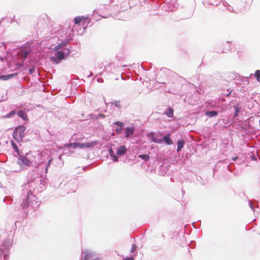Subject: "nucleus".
<instances>
[{
	"label": "nucleus",
	"instance_id": "obj_1",
	"mask_svg": "<svg viewBox=\"0 0 260 260\" xmlns=\"http://www.w3.org/2000/svg\"><path fill=\"white\" fill-rule=\"evenodd\" d=\"M95 143L93 142L85 143H73L66 144L64 146L67 148H75L77 147L83 148H88L93 146Z\"/></svg>",
	"mask_w": 260,
	"mask_h": 260
},
{
	"label": "nucleus",
	"instance_id": "obj_2",
	"mask_svg": "<svg viewBox=\"0 0 260 260\" xmlns=\"http://www.w3.org/2000/svg\"><path fill=\"white\" fill-rule=\"evenodd\" d=\"M84 253L85 254L84 260H100L95 254L88 250L84 251Z\"/></svg>",
	"mask_w": 260,
	"mask_h": 260
},
{
	"label": "nucleus",
	"instance_id": "obj_3",
	"mask_svg": "<svg viewBox=\"0 0 260 260\" xmlns=\"http://www.w3.org/2000/svg\"><path fill=\"white\" fill-rule=\"evenodd\" d=\"M19 162L21 165L29 166L31 165L32 161L27 156L23 157L19 159Z\"/></svg>",
	"mask_w": 260,
	"mask_h": 260
},
{
	"label": "nucleus",
	"instance_id": "obj_4",
	"mask_svg": "<svg viewBox=\"0 0 260 260\" xmlns=\"http://www.w3.org/2000/svg\"><path fill=\"white\" fill-rule=\"evenodd\" d=\"M134 131V127H127L125 129V137L128 138L129 136L132 135Z\"/></svg>",
	"mask_w": 260,
	"mask_h": 260
},
{
	"label": "nucleus",
	"instance_id": "obj_5",
	"mask_svg": "<svg viewBox=\"0 0 260 260\" xmlns=\"http://www.w3.org/2000/svg\"><path fill=\"white\" fill-rule=\"evenodd\" d=\"M126 150V147L124 145L121 146L117 150V154L120 155H123Z\"/></svg>",
	"mask_w": 260,
	"mask_h": 260
},
{
	"label": "nucleus",
	"instance_id": "obj_6",
	"mask_svg": "<svg viewBox=\"0 0 260 260\" xmlns=\"http://www.w3.org/2000/svg\"><path fill=\"white\" fill-rule=\"evenodd\" d=\"M55 56L58 61L62 60L64 57V53L61 51L56 52L55 53Z\"/></svg>",
	"mask_w": 260,
	"mask_h": 260
},
{
	"label": "nucleus",
	"instance_id": "obj_7",
	"mask_svg": "<svg viewBox=\"0 0 260 260\" xmlns=\"http://www.w3.org/2000/svg\"><path fill=\"white\" fill-rule=\"evenodd\" d=\"M164 141L166 142V143L168 145H171L173 143L171 140L170 138V135L168 134L164 137Z\"/></svg>",
	"mask_w": 260,
	"mask_h": 260
},
{
	"label": "nucleus",
	"instance_id": "obj_8",
	"mask_svg": "<svg viewBox=\"0 0 260 260\" xmlns=\"http://www.w3.org/2000/svg\"><path fill=\"white\" fill-rule=\"evenodd\" d=\"M18 115L21 117L23 120H27V114L25 113V112H24L22 110H19L18 112Z\"/></svg>",
	"mask_w": 260,
	"mask_h": 260
},
{
	"label": "nucleus",
	"instance_id": "obj_9",
	"mask_svg": "<svg viewBox=\"0 0 260 260\" xmlns=\"http://www.w3.org/2000/svg\"><path fill=\"white\" fill-rule=\"evenodd\" d=\"M184 144H185V142H184V141H183V140H181V141H178L177 148V151L178 152H179L181 150V149L183 147Z\"/></svg>",
	"mask_w": 260,
	"mask_h": 260
},
{
	"label": "nucleus",
	"instance_id": "obj_10",
	"mask_svg": "<svg viewBox=\"0 0 260 260\" xmlns=\"http://www.w3.org/2000/svg\"><path fill=\"white\" fill-rule=\"evenodd\" d=\"M15 75V74H9L7 75H2L0 76V79L3 80H7L10 79L12 77H14Z\"/></svg>",
	"mask_w": 260,
	"mask_h": 260
},
{
	"label": "nucleus",
	"instance_id": "obj_11",
	"mask_svg": "<svg viewBox=\"0 0 260 260\" xmlns=\"http://www.w3.org/2000/svg\"><path fill=\"white\" fill-rule=\"evenodd\" d=\"M173 109L170 107L166 112V114L169 117H172L173 116Z\"/></svg>",
	"mask_w": 260,
	"mask_h": 260
},
{
	"label": "nucleus",
	"instance_id": "obj_12",
	"mask_svg": "<svg viewBox=\"0 0 260 260\" xmlns=\"http://www.w3.org/2000/svg\"><path fill=\"white\" fill-rule=\"evenodd\" d=\"M217 115V112L215 111H208L206 113V115L209 117H213Z\"/></svg>",
	"mask_w": 260,
	"mask_h": 260
},
{
	"label": "nucleus",
	"instance_id": "obj_13",
	"mask_svg": "<svg viewBox=\"0 0 260 260\" xmlns=\"http://www.w3.org/2000/svg\"><path fill=\"white\" fill-rule=\"evenodd\" d=\"M138 157L145 161H148L150 159V156L147 154H140Z\"/></svg>",
	"mask_w": 260,
	"mask_h": 260
},
{
	"label": "nucleus",
	"instance_id": "obj_14",
	"mask_svg": "<svg viewBox=\"0 0 260 260\" xmlns=\"http://www.w3.org/2000/svg\"><path fill=\"white\" fill-rule=\"evenodd\" d=\"M235 108V116H237L241 111V108L237 105Z\"/></svg>",
	"mask_w": 260,
	"mask_h": 260
},
{
	"label": "nucleus",
	"instance_id": "obj_15",
	"mask_svg": "<svg viewBox=\"0 0 260 260\" xmlns=\"http://www.w3.org/2000/svg\"><path fill=\"white\" fill-rule=\"evenodd\" d=\"M255 77L257 81L260 82V70H256L255 72Z\"/></svg>",
	"mask_w": 260,
	"mask_h": 260
},
{
	"label": "nucleus",
	"instance_id": "obj_16",
	"mask_svg": "<svg viewBox=\"0 0 260 260\" xmlns=\"http://www.w3.org/2000/svg\"><path fill=\"white\" fill-rule=\"evenodd\" d=\"M85 17H75V22L76 24H79L83 19H84Z\"/></svg>",
	"mask_w": 260,
	"mask_h": 260
},
{
	"label": "nucleus",
	"instance_id": "obj_17",
	"mask_svg": "<svg viewBox=\"0 0 260 260\" xmlns=\"http://www.w3.org/2000/svg\"><path fill=\"white\" fill-rule=\"evenodd\" d=\"M11 144L14 149H15L16 151H18V148L17 145L13 141H11Z\"/></svg>",
	"mask_w": 260,
	"mask_h": 260
},
{
	"label": "nucleus",
	"instance_id": "obj_18",
	"mask_svg": "<svg viewBox=\"0 0 260 260\" xmlns=\"http://www.w3.org/2000/svg\"><path fill=\"white\" fill-rule=\"evenodd\" d=\"M28 54V52L26 51H24L22 53V55H23V56L24 57L23 60L26 59Z\"/></svg>",
	"mask_w": 260,
	"mask_h": 260
},
{
	"label": "nucleus",
	"instance_id": "obj_19",
	"mask_svg": "<svg viewBox=\"0 0 260 260\" xmlns=\"http://www.w3.org/2000/svg\"><path fill=\"white\" fill-rule=\"evenodd\" d=\"M115 124L117 125H118V126L120 127V128H122V127L123 126V123L121 122H120V121H117L115 123Z\"/></svg>",
	"mask_w": 260,
	"mask_h": 260
},
{
	"label": "nucleus",
	"instance_id": "obj_20",
	"mask_svg": "<svg viewBox=\"0 0 260 260\" xmlns=\"http://www.w3.org/2000/svg\"><path fill=\"white\" fill-rule=\"evenodd\" d=\"M17 133H18V131L17 129H16L14 132H13V138L14 139H15L16 140H17V139L16 138V136L17 135Z\"/></svg>",
	"mask_w": 260,
	"mask_h": 260
},
{
	"label": "nucleus",
	"instance_id": "obj_21",
	"mask_svg": "<svg viewBox=\"0 0 260 260\" xmlns=\"http://www.w3.org/2000/svg\"><path fill=\"white\" fill-rule=\"evenodd\" d=\"M52 158H50L48 162V164H47V165L46 166V172H47V170L51 164V162L52 161Z\"/></svg>",
	"mask_w": 260,
	"mask_h": 260
},
{
	"label": "nucleus",
	"instance_id": "obj_22",
	"mask_svg": "<svg viewBox=\"0 0 260 260\" xmlns=\"http://www.w3.org/2000/svg\"><path fill=\"white\" fill-rule=\"evenodd\" d=\"M136 250V246L135 245H133L131 248V252H134Z\"/></svg>",
	"mask_w": 260,
	"mask_h": 260
},
{
	"label": "nucleus",
	"instance_id": "obj_23",
	"mask_svg": "<svg viewBox=\"0 0 260 260\" xmlns=\"http://www.w3.org/2000/svg\"><path fill=\"white\" fill-rule=\"evenodd\" d=\"M29 73L32 74L35 71V69L34 68H32L29 70Z\"/></svg>",
	"mask_w": 260,
	"mask_h": 260
},
{
	"label": "nucleus",
	"instance_id": "obj_24",
	"mask_svg": "<svg viewBox=\"0 0 260 260\" xmlns=\"http://www.w3.org/2000/svg\"><path fill=\"white\" fill-rule=\"evenodd\" d=\"M122 128H117L116 129V132L117 133L119 134L120 133V131H121Z\"/></svg>",
	"mask_w": 260,
	"mask_h": 260
},
{
	"label": "nucleus",
	"instance_id": "obj_25",
	"mask_svg": "<svg viewBox=\"0 0 260 260\" xmlns=\"http://www.w3.org/2000/svg\"><path fill=\"white\" fill-rule=\"evenodd\" d=\"M134 259H135L134 257H131L126 258L124 260H134Z\"/></svg>",
	"mask_w": 260,
	"mask_h": 260
},
{
	"label": "nucleus",
	"instance_id": "obj_26",
	"mask_svg": "<svg viewBox=\"0 0 260 260\" xmlns=\"http://www.w3.org/2000/svg\"><path fill=\"white\" fill-rule=\"evenodd\" d=\"M113 160H114V161H117L118 160V157H116V156H114L113 157Z\"/></svg>",
	"mask_w": 260,
	"mask_h": 260
},
{
	"label": "nucleus",
	"instance_id": "obj_27",
	"mask_svg": "<svg viewBox=\"0 0 260 260\" xmlns=\"http://www.w3.org/2000/svg\"><path fill=\"white\" fill-rule=\"evenodd\" d=\"M60 47H61V46H60V45H58V46H57L56 47H55V50L59 49Z\"/></svg>",
	"mask_w": 260,
	"mask_h": 260
},
{
	"label": "nucleus",
	"instance_id": "obj_28",
	"mask_svg": "<svg viewBox=\"0 0 260 260\" xmlns=\"http://www.w3.org/2000/svg\"><path fill=\"white\" fill-rule=\"evenodd\" d=\"M38 157H42V154H39L38 155Z\"/></svg>",
	"mask_w": 260,
	"mask_h": 260
},
{
	"label": "nucleus",
	"instance_id": "obj_29",
	"mask_svg": "<svg viewBox=\"0 0 260 260\" xmlns=\"http://www.w3.org/2000/svg\"><path fill=\"white\" fill-rule=\"evenodd\" d=\"M152 141H153L154 142H155V143L157 142L155 140H154V139H153V140H152Z\"/></svg>",
	"mask_w": 260,
	"mask_h": 260
},
{
	"label": "nucleus",
	"instance_id": "obj_30",
	"mask_svg": "<svg viewBox=\"0 0 260 260\" xmlns=\"http://www.w3.org/2000/svg\"><path fill=\"white\" fill-rule=\"evenodd\" d=\"M128 7H129V5H126V7H125V8H127Z\"/></svg>",
	"mask_w": 260,
	"mask_h": 260
},
{
	"label": "nucleus",
	"instance_id": "obj_31",
	"mask_svg": "<svg viewBox=\"0 0 260 260\" xmlns=\"http://www.w3.org/2000/svg\"><path fill=\"white\" fill-rule=\"evenodd\" d=\"M162 237L163 238H165V235H162Z\"/></svg>",
	"mask_w": 260,
	"mask_h": 260
},
{
	"label": "nucleus",
	"instance_id": "obj_32",
	"mask_svg": "<svg viewBox=\"0 0 260 260\" xmlns=\"http://www.w3.org/2000/svg\"><path fill=\"white\" fill-rule=\"evenodd\" d=\"M52 59H53L54 61H55V60H56V59H55V58H53Z\"/></svg>",
	"mask_w": 260,
	"mask_h": 260
}]
</instances>
